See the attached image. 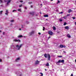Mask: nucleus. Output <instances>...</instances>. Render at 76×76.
I'll list each match as a JSON object with an SVG mask.
<instances>
[{"label":"nucleus","mask_w":76,"mask_h":76,"mask_svg":"<svg viewBox=\"0 0 76 76\" xmlns=\"http://www.w3.org/2000/svg\"><path fill=\"white\" fill-rule=\"evenodd\" d=\"M23 45L22 44H20L19 46V45H16V49L17 50H20V48L22 47V46Z\"/></svg>","instance_id":"nucleus-1"},{"label":"nucleus","mask_w":76,"mask_h":76,"mask_svg":"<svg viewBox=\"0 0 76 76\" xmlns=\"http://www.w3.org/2000/svg\"><path fill=\"white\" fill-rule=\"evenodd\" d=\"M11 1H12V0H8L7 1L6 0H4V2H7V5H8L10 2H11Z\"/></svg>","instance_id":"nucleus-2"},{"label":"nucleus","mask_w":76,"mask_h":76,"mask_svg":"<svg viewBox=\"0 0 76 76\" xmlns=\"http://www.w3.org/2000/svg\"><path fill=\"white\" fill-rule=\"evenodd\" d=\"M48 33L50 35H52L53 34V33L51 31H49L48 32Z\"/></svg>","instance_id":"nucleus-3"},{"label":"nucleus","mask_w":76,"mask_h":76,"mask_svg":"<svg viewBox=\"0 0 76 76\" xmlns=\"http://www.w3.org/2000/svg\"><path fill=\"white\" fill-rule=\"evenodd\" d=\"M59 61L60 63H64V59H63L62 60H59Z\"/></svg>","instance_id":"nucleus-4"},{"label":"nucleus","mask_w":76,"mask_h":76,"mask_svg":"<svg viewBox=\"0 0 76 76\" xmlns=\"http://www.w3.org/2000/svg\"><path fill=\"white\" fill-rule=\"evenodd\" d=\"M13 41L14 42H20V40L19 39L17 40L16 39H14Z\"/></svg>","instance_id":"nucleus-5"},{"label":"nucleus","mask_w":76,"mask_h":76,"mask_svg":"<svg viewBox=\"0 0 76 76\" xmlns=\"http://www.w3.org/2000/svg\"><path fill=\"white\" fill-rule=\"evenodd\" d=\"M47 55H48V60H50V54H48Z\"/></svg>","instance_id":"nucleus-6"},{"label":"nucleus","mask_w":76,"mask_h":76,"mask_svg":"<svg viewBox=\"0 0 76 76\" xmlns=\"http://www.w3.org/2000/svg\"><path fill=\"white\" fill-rule=\"evenodd\" d=\"M39 61H38V60L36 61L35 62V64H38L39 63Z\"/></svg>","instance_id":"nucleus-7"},{"label":"nucleus","mask_w":76,"mask_h":76,"mask_svg":"<svg viewBox=\"0 0 76 76\" xmlns=\"http://www.w3.org/2000/svg\"><path fill=\"white\" fill-rule=\"evenodd\" d=\"M34 34V31H32L29 33V34L31 35H33Z\"/></svg>","instance_id":"nucleus-8"},{"label":"nucleus","mask_w":76,"mask_h":76,"mask_svg":"<svg viewBox=\"0 0 76 76\" xmlns=\"http://www.w3.org/2000/svg\"><path fill=\"white\" fill-rule=\"evenodd\" d=\"M19 60H20V58H18L15 60L16 61H17V62H18Z\"/></svg>","instance_id":"nucleus-9"},{"label":"nucleus","mask_w":76,"mask_h":76,"mask_svg":"<svg viewBox=\"0 0 76 76\" xmlns=\"http://www.w3.org/2000/svg\"><path fill=\"white\" fill-rule=\"evenodd\" d=\"M65 28L67 30H69V27L68 26H66L65 27Z\"/></svg>","instance_id":"nucleus-10"},{"label":"nucleus","mask_w":76,"mask_h":76,"mask_svg":"<svg viewBox=\"0 0 76 76\" xmlns=\"http://www.w3.org/2000/svg\"><path fill=\"white\" fill-rule=\"evenodd\" d=\"M59 63H60V62L59 60H58V61L56 62V64H57V65H58Z\"/></svg>","instance_id":"nucleus-11"},{"label":"nucleus","mask_w":76,"mask_h":76,"mask_svg":"<svg viewBox=\"0 0 76 76\" xmlns=\"http://www.w3.org/2000/svg\"><path fill=\"white\" fill-rule=\"evenodd\" d=\"M67 37L68 38H70L71 37V36H70V35H69V34H68L67 35Z\"/></svg>","instance_id":"nucleus-12"},{"label":"nucleus","mask_w":76,"mask_h":76,"mask_svg":"<svg viewBox=\"0 0 76 76\" xmlns=\"http://www.w3.org/2000/svg\"><path fill=\"white\" fill-rule=\"evenodd\" d=\"M5 15H7V14H8V11H7V10H6V13H5Z\"/></svg>","instance_id":"nucleus-13"},{"label":"nucleus","mask_w":76,"mask_h":76,"mask_svg":"<svg viewBox=\"0 0 76 76\" xmlns=\"http://www.w3.org/2000/svg\"><path fill=\"white\" fill-rule=\"evenodd\" d=\"M53 28L54 31H55L56 29V27L54 26L53 27Z\"/></svg>","instance_id":"nucleus-14"},{"label":"nucleus","mask_w":76,"mask_h":76,"mask_svg":"<svg viewBox=\"0 0 76 76\" xmlns=\"http://www.w3.org/2000/svg\"><path fill=\"white\" fill-rule=\"evenodd\" d=\"M46 66H49V64L47 62V63L45 65Z\"/></svg>","instance_id":"nucleus-15"},{"label":"nucleus","mask_w":76,"mask_h":76,"mask_svg":"<svg viewBox=\"0 0 76 76\" xmlns=\"http://www.w3.org/2000/svg\"><path fill=\"white\" fill-rule=\"evenodd\" d=\"M71 12H72V10H68V13H70Z\"/></svg>","instance_id":"nucleus-16"},{"label":"nucleus","mask_w":76,"mask_h":76,"mask_svg":"<svg viewBox=\"0 0 76 76\" xmlns=\"http://www.w3.org/2000/svg\"><path fill=\"white\" fill-rule=\"evenodd\" d=\"M48 56L46 54H45L44 55V57H45V58H47V57Z\"/></svg>","instance_id":"nucleus-17"},{"label":"nucleus","mask_w":76,"mask_h":76,"mask_svg":"<svg viewBox=\"0 0 76 76\" xmlns=\"http://www.w3.org/2000/svg\"><path fill=\"white\" fill-rule=\"evenodd\" d=\"M44 17L46 18L47 17H48V15H44Z\"/></svg>","instance_id":"nucleus-18"},{"label":"nucleus","mask_w":76,"mask_h":76,"mask_svg":"<svg viewBox=\"0 0 76 76\" xmlns=\"http://www.w3.org/2000/svg\"><path fill=\"white\" fill-rule=\"evenodd\" d=\"M18 38H21V37H22V35H20L18 36Z\"/></svg>","instance_id":"nucleus-19"},{"label":"nucleus","mask_w":76,"mask_h":76,"mask_svg":"<svg viewBox=\"0 0 76 76\" xmlns=\"http://www.w3.org/2000/svg\"><path fill=\"white\" fill-rule=\"evenodd\" d=\"M60 48H63V45H60Z\"/></svg>","instance_id":"nucleus-20"},{"label":"nucleus","mask_w":76,"mask_h":76,"mask_svg":"<svg viewBox=\"0 0 76 76\" xmlns=\"http://www.w3.org/2000/svg\"><path fill=\"white\" fill-rule=\"evenodd\" d=\"M19 74L20 76H22V73H21V72H19Z\"/></svg>","instance_id":"nucleus-21"},{"label":"nucleus","mask_w":76,"mask_h":76,"mask_svg":"<svg viewBox=\"0 0 76 76\" xmlns=\"http://www.w3.org/2000/svg\"><path fill=\"white\" fill-rule=\"evenodd\" d=\"M21 9H18V11L19 12V11H20V12H21Z\"/></svg>","instance_id":"nucleus-22"},{"label":"nucleus","mask_w":76,"mask_h":76,"mask_svg":"<svg viewBox=\"0 0 76 76\" xmlns=\"http://www.w3.org/2000/svg\"><path fill=\"white\" fill-rule=\"evenodd\" d=\"M59 20L60 22H62V21H63V20L61 19H59Z\"/></svg>","instance_id":"nucleus-23"},{"label":"nucleus","mask_w":76,"mask_h":76,"mask_svg":"<svg viewBox=\"0 0 76 76\" xmlns=\"http://www.w3.org/2000/svg\"><path fill=\"white\" fill-rule=\"evenodd\" d=\"M26 23H27V24H28V23H29V22L28 21H26Z\"/></svg>","instance_id":"nucleus-24"},{"label":"nucleus","mask_w":76,"mask_h":76,"mask_svg":"<svg viewBox=\"0 0 76 76\" xmlns=\"http://www.w3.org/2000/svg\"><path fill=\"white\" fill-rule=\"evenodd\" d=\"M40 74L41 75H40V76H43V74L42 73H40Z\"/></svg>","instance_id":"nucleus-25"},{"label":"nucleus","mask_w":76,"mask_h":76,"mask_svg":"<svg viewBox=\"0 0 76 76\" xmlns=\"http://www.w3.org/2000/svg\"><path fill=\"white\" fill-rule=\"evenodd\" d=\"M0 2L1 3H3V1H2V0H0Z\"/></svg>","instance_id":"nucleus-26"},{"label":"nucleus","mask_w":76,"mask_h":76,"mask_svg":"<svg viewBox=\"0 0 76 76\" xmlns=\"http://www.w3.org/2000/svg\"><path fill=\"white\" fill-rule=\"evenodd\" d=\"M58 57H62V56H58Z\"/></svg>","instance_id":"nucleus-27"},{"label":"nucleus","mask_w":76,"mask_h":76,"mask_svg":"<svg viewBox=\"0 0 76 76\" xmlns=\"http://www.w3.org/2000/svg\"><path fill=\"white\" fill-rule=\"evenodd\" d=\"M58 2L57 3V4H58V3H60V1L58 0Z\"/></svg>","instance_id":"nucleus-28"},{"label":"nucleus","mask_w":76,"mask_h":76,"mask_svg":"<svg viewBox=\"0 0 76 76\" xmlns=\"http://www.w3.org/2000/svg\"><path fill=\"white\" fill-rule=\"evenodd\" d=\"M13 12H16V10H12Z\"/></svg>","instance_id":"nucleus-29"},{"label":"nucleus","mask_w":76,"mask_h":76,"mask_svg":"<svg viewBox=\"0 0 76 76\" xmlns=\"http://www.w3.org/2000/svg\"><path fill=\"white\" fill-rule=\"evenodd\" d=\"M22 6V5H19V7H20Z\"/></svg>","instance_id":"nucleus-30"},{"label":"nucleus","mask_w":76,"mask_h":76,"mask_svg":"<svg viewBox=\"0 0 76 76\" xmlns=\"http://www.w3.org/2000/svg\"><path fill=\"white\" fill-rule=\"evenodd\" d=\"M67 24V23H64V26L66 25Z\"/></svg>","instance_id":"nucleus-31"},{"label":"nucleus","mask_w":76,"mask_h":76,"mask_svg":"<svg viewBox=\"0 0 76 76\" xmlns=\"http://www.w3.org/2000/svg\"><path fill=\"white\" fill-rule=\"evenodd\" d=\"M10 22H14V20H12L10 21Z\"/></svg>","instance_id":"nucleus-32"},{"label":"nucleus","mask_w":76,"mask_h":76,"mask_svg":"<svg viewBox=\"0 0 76 76\" xmlns=\"http://www.w3.org/2000/svg\"><path fill=\"white\" fill-rule=\"evenodd\" d=\"M2 12H3V11H1L0 12L1 15V13H2Z\"/></svg>","instance_id":"nucleus-33"},{"label":"nucleus","mask_w":76,"mask_h":76,"mask_svg":"<svg viewBox=\"0 0 76 76\" xmlns=\"http://www.w3.org/2000/svg\"><path fill=\"white\" fill-rule=\"evenodd\" d=\"M43 31H44L45 30V28L44 27H43Z\"/></svg>","instance_id":"nucleus-34"},{"label":"nucleus","mask_w":76,"mask_h":76,"mask_svg":"<svg viewBox=\"0 0 76 76\" xmlns=\"http://www.w3.org/2000/svg\"><path fill=\"white\" fill-rule=\"evenodd\" d=\"M64 19H66V18H67V17L66 16H64Z\"/></svg>","instance_id":"nucleus-35"},{"label":"nucleus","mask_w":76,"mask_h":76,"mask_svg":"<svg viewBox=\"0 0 76 76\" xmlns=\"http://www.w3.org/2000/svg\"><path fill=\"white\" fill-rule=\"evenodd\" d=\"M28 4H32V2H29Z\"/></svg>","instance_id":"nucleus-36"},{"label":"nucleus","mask_w":76,"mask_h":76,"mask_svg":"<svg viewBox=\"0 0 76 76\" xmlns=\"http://www.w3.org/2000/svg\"><path fill=\"white\" fill-rule=\"evenodd\" d=\"M61 13H63V12H61L59 13V14H61Z\"/></svg>","instance_id":"nucleus-37"},{"label":"nucleus","mask_w":76,"mask_h":76,"mask_svg":"<svg viewBox=\"0 0 76 76\" xmlns=\"http://www.w3.org/2000/svg\"><path fill=\"white\" fill-rule=\"evenodd\" d=\"M67 16H70V14H68L67 15Z\"/></svg>","instance_id":"nucleus-38"},{"label":"nucleus","mask_w":76,"mask_h":76,"mask_svg":"<svg viewBox=\"0 0 76 76\" xmlns=\"http://www.w3.org/2000/svg\"><path fill=\"white\" fill-rule=\"evenodd\" d=\"M70 76H73V74H72Z\"/></svg>","instance_id":"nucleus-39"},{"label":"nucleus","mask_w":76,"mask_h":76,"mask_svg":"<svg viewBox=\"0 0 76 76\" xmlns=\"http://www.w3.org/2000/svg\"><path fill=\"white\" fill-rule=\"evenodd\" d=\"M72 18L73 19H75V17H72Z\"/></svg>","instance_id":"nucleus-40"},{"label":"nucleus","mask_w":76,"mask_h":76,"mask_svg":"<svg viewBox=\"0 0 76 76\" xmlns=\"http://www.w3.org/2000/svg\"><path fill=\"white\" fill-rule=\"evenodd\" d=\"M50 38H51V37L50 36L49 37H48V39H50Z\"/></svg>","instance_id":"nucleus-41"},{"label":"nucleus","mask_w":76,"mask_h":76,"mask_svg":"<svg viewBox=\"0 0 76 76\" xmlns=\"http://www.w3.org/2000/svg\"><path fill=\"white\" fill-rule=\"evenodd\" d=\"M64 48H66V46H63Z\"/></svg>","instance_id":"nucleus-42"},{"label":"nucleus","mask_w":76,"mask_h":76,"mask_svg":"<svg viewBox=\"0 0 76 76\" xmlns=\"http://www.w3.org/2000/svg\"><path fill=\"white\" fill-rule=\"evenodd\" d=\"M39 35H41V33H38Z\"/></svg>","instance_id":"nucleus-43"},{"label":"nucleus","mask_w":76,"mask_h":76,"mask_svg":"<svg viewBox=\"0 0 76 76\" xmlns=\"http://www.w3.org/2000/svg\"><path fill=\"white\" fill-rule=\"evenodd\" d=\"M20 2H23V1H20Z\"/></svg>","instance_id":"nucleus-44"},{"label":"nucleus","mask_w":76,"mask_h":76,"mask_svg":"<svg viewBox=\"0 0 76 76\" xmlns=\"http://www.w3.org/2000/svg\"><path fill=\"white\" fill-rule=\"evenodd\" d=\"M0 62H1V59H0Z\"/></svg>","instance_id":"nucleus-45"},{"label":"nucleus","mask_w":76,"mask_h":76,"mask_svg":"<svg viewBox=\"0 0 76 76\" xmlns=\"http://www.w3.org/2000/svg\"><path fill=\"white\" fill-rule=\"evenodd\" d=\"M40 5H41V6H42V4H40Z\"/></svg>","instance_id":"nucleus-46"},{"label":"nucleus","mask_w":76,"mask_h":76,"mask_svg":"<svg viewBox=\"0 0 76 76\" xmlns=\"http://www.w3.org/2000/svg\"><path fill=\"white\" fill-rule=\"evenodd\" d=\"M3 35H4V32L3 33Z\"/></svg>","instance_id":"nucleus-47"},{"label":"nucleus","mask_w":76,"mask_h":76,"mask_svg":"<svg viewBox=\"0 0 76 76\" xmlns=\"http://www.w3.org/2000/svg\"><path fill=\"white\" fill-rule=\"evenodd\" d=\"M24 8H25V9H26V7H25Z\"/></svg>","instance_id":"nucleus-48"},{"label":"nucleus","mask_w":76,"mask_h":76,"mask_svg":"<svg viewBox=\"0 0 76 76\" xmlns=\"http://www.w3.org/2000/svg\"><path fill=\"white\" fill-rule=\"evenodd\" d=\"M58 10H56V12H58Z\"/></svg>","instance_id":"nucleus-49"},{"label":"nucleus","mask_w":76,"mask_h":76,"mask_svg":"<svg viewBox=\"0 0 76 76\" xmlns=\"http://www.w3.org/2000/svg\"><path fill=\"white\" fill-rule=\"evenodd\" d=\"M11 47H14V45H11Z\"/></svg>","instance_id":"nucleus-50"},{"label":"nucleus","mask_w":76,"mask_h":76,"mask_svg":"<svg viewBox=\"0 0 76 76\" xmlns=\"http://www.w3.org/2000/svg\"><path fill=\"white\" fill-rule=\"evenodd\" d=\"M31 7L32 8V5H31Z\"/></svg>","instance_id":"nucleus-51"},{"label":"nucleus","mask_w":76,"mask_h":76,"mask_svg":"<svg viewBox=\"0 0 76 76\" xmlns=\"http://www.w3.org/2000/svg\"><path fill=\"white\" fill-rule=\"evenodd\" d=\"M21 28H23V26H22V27Z\"/></svg>","instance_id":"nucleus-52"},{"label":"nucleus","mask_w":76,"mask_h":76,"mask_svg":"<svg viewBox=\"0 0 76 76\" xmlns=\"http://www.w3.org/2000/svg\"><path fill=\"white\" fill-rule=\"evenodd\" d=\"M63 53H65L66 52H65V51H63Z\"/></svg>","instance_id":"nucleus-53"},{"label":"nucleus","mask_w":76,"mask_h":76,"mask_svg":"<svg viewBox=\"0 0 76 76\" xmlns=\"http://www.w3.org/2000/svg\"><path fill=\"white\" fill-rule=\"evenodd\" d=\"M45 71H47V69H45Z\"/></svg>","instance_id":"nucleus-54"},{"label":"nucleus","mask_w":76,"mask_h":76,"mask_svg":"<svg viewBox=\"0 0 76 76\" xmlns=\"http://www.w3.org/2000/svg\"><path fill=\"white\" fill-rule=\"evenodd\" d=\"M19 30L20 31V30H21V29L20 28V29H19Z\"/></svg>","instance_id":"nucleus-55"},{"label":"nucleus","mask_w":76,"mask_h":76,"mask_svg":"<svg viewBox=\"0 0 76 76\" xmlns=\"http://www.w3.org/2000/svg\"><path fill=\"white\" fill-rule=\"evenodd\" d=\"M32 13H33L32 12H30V14H32Z\"/></svg>","instance_id":"nucleus-56"},{"label":"nucleus","mask_w":76,"mask_h":76,"mask_svg":"<svg viewBox=\"0 0 76 76\" xmlns=\"http://www.w3.org/2000/svg\"><path fill=\"white\" fill-rule=\"evenodd\" d=\"M75 63H76V59L75 60Z\"/></svg>","instance_id":"nucleus-57"},{"label":"nucleus","mask_w":76,"mask_h":76,"mask_svg":"<svg viewBox=\"0 0 76 76\" xmlns=\"http://www.w3.org/2000/svg\"><path fill=\"white\" fill-rule=\"evenodd\" d=\"M50 1H53V0H50Z\"/></svg>","instance_id":"nucleus-58"},{"label":"nucleus","mask_w":76,"mask_h":76,"mask_svg":"<svg viewBox=\"0 0 76 76\" xmlns=\"http://www.w3.org/2000/svg\"><path fill=\"white\" fill-rule=\"evenodd\" d=\"M24 38H25V37H26L24 36Z\"/></svg>","instance_id":"nucleus-59"},{"label":"nucleus","mask_w":76,"mask_h":76,"mask_svg":"<svg viewBox=\"0 0 76 76\" xmlns=\"http://www.w3.org/2000/svg\"><path fill=\"white\" fill-rule=\"evenodd\" d=\"M1 31H0V32H1Z\"/></svg>","instance_id":"nucleus-60"},{"label":"nucleus","mask_w":76,"mask_h":76,"mask_svg":"<svg viewBox=\"0 0 76 76\" xmlns=\"http://www.w3.org/2000/svg\"><path fill=\"white\" fill-rule=\"evenodd\" d=\"M75 2H76V0L75 1Z\"/></svg>","instance_id":"nucleus-61"},{"label":"nucleus","mask_w":76,"mask_h":76,"mask_svg":"<svg viewBox=\"0 0 76 76\" xmlns=\"http://www.w3.org/2000/svg\"><path fill=\"white\" fill-rule=\"evenodd\" d=\"M36 16H37V15H36Z\"/></svg>","instance_id":"nucleus-62"}]
</instances>
